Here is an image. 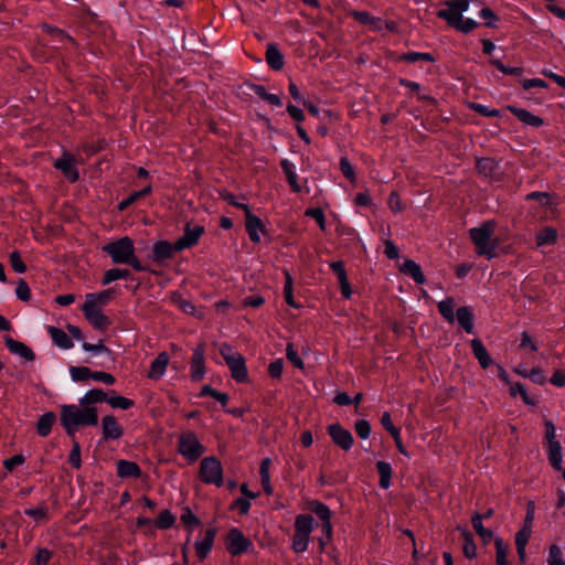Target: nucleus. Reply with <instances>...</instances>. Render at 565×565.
Returning <instances> with one entry per match:
<instances>
[{
	"mask_svg": "<svg viewBox=\"0 0 565 565\" xmlns=\"http://www.w3.org/2000/svg\"><path fill=\"white\" fill-rule=\"evenodd\" d=\"M117 475L120 478H138L141 475V470L136 462L119 460L117 462Z\"/></svg>",
	"mask_w": 565,
	"mask_h": 565,
	"instance_id": "b1692460",
	"label": "nucleus"
},
{
	"mask_svg": "<svg viewBox=\"0 0 565 565\" xmlns=\"http://www.w3.org/2000/svg\"><path fill=\"white\" fill-rule=\"evenodd\" d=\"M439 313L444 319H446L449 323H454L456 321L455 313V300L454 298H446L438 302Z\"/></svg>",
	"mask_w": 565,
	"mask_h": 565,
	"instance_id": "c756f323",
	"label": "nucleus"
},
{
	"mask_svg": "<svg viewBox=\"0 0 565 565\" xmlns=\"http://www.w3.org/2000/svg\"><path fill=\"white\" fill-rule=\"evenodd\" d=\"M532 530L523 526L515 535V546H526L531 537Z\"/></svg>",
	"mask_w": 565,
	"mask_h": 565,
	"instance_id": "6e6d98bb",
	"label": "nucleus"
},
{
	"mask_svg": "<svg viewBox=\"0 0 565 565\" xmlns=\"http://www.w3.org/2000/svg\"><path fill=\"white\" fill-rule=\"evenodd\" d=\"M315 520L311 515L299 514L295 520V534L292 536V550L296 553L307 551L310 542V534L313 531Z\"/></svg>",
	"mask_w": 565,
	"mask_h": 565,
	"instance_id": "39448f33",
	"label": "nucleus"
},
{
	"mask_svg": "<svg viewBox=\"0 0 565 565\" xmlns=\"http://www.w3.org/2000/svg\"><path fill=\"white\" fill-rule=\"evenodd\" d=\"M200 395L201 396H206V395L212 396L217 402H220L222 405H225L228 401L227 394L218 392V391L214 390L213 387H211L210 385L203 386Z\"/></svg>",
	"mask_w": 565,
	"mask_h": 565,
	"instance_id": "49530a36",
	"label": "nucleus"
},
{
	"mask_svg": "<svg viewBox=\"0 0 565 565\" xmlns=\"http://www.w3.org/2000/svg\"><path fill=\"white\" fill-rule=\"evenodd\" d=\"M557 239V232L553 227H544L536 234V245H552Z\"/></svg>",
	"mask_w": 565,
	"mask_h": 565,
	"instance_id": "c9c22d12",
	"label": "nucleus"
},
{
	"mask_svg": "<svg viewBox=\"0 0 565 565\" xmlns=\"http://www.w3.org/2000/svg\"><path fill=\"white\" fill-rule=\"evenodd\" d=\"M286 356L292 363V365L297 369H303V362L299 356L297 350L294 348L292 343H288L286 348Z\"/></svg>",
	"mask_w": 565,
	"mask_h": 565,
	"instance_id": "de8ad7c7",
	"label": "nucleus"
},
{
	"mask_svg": "<svg viewBox=\"0 0 565 565\" xmlns=\"http://www.w3.org/2000/svg\"><path fill=\"white\" fill-rule=\"evenodd\" d=\"M306 215L311 216L319 224L321 230L326 228V217L321 209L307 210Z\"/></svg>",
	"mask_w": 565,
	"mask_h": 565,
	"instance_id": "bf43d9fd",
	"label": "nucleus"
},
{
	"mask_svg": "<svg viewBox=\"0 0 565 565\" xmlns=\"http://www.w3.org/2000/svg\"><path fill=\"white\" fill-rule=\"evenodd\" d=\"M49 333L54 344L57 345L58 348L64 350L73 348V341L71 340L70 335L63 330L51 326L49 327Z\"/></svg>",
	"mask_w": 565,
	"mask_h": 565,
	"instance_id": "a878e982",
	"label": "nucleus"
},
{
	"mask_svg": "<svg viewBox=\"0 0 565 565\" xmlns=\"http://www.w3.org/2000/svg\"><path fill=\"white\" fill-rule=\"evenodd\" d=\"M377 472L380 476V487L388 489L391 487L392 466L387 461L380 460L376 462Z\"/></svg>",
	"mask_w": 565,
	"mask_h": 565,
	"instance_id": "c85d7f7f",
	"label": "nucleus"
},
{
	"mask_svg": "<svg viewBox=\"0 0 565 565\" xmlns=\"http://www.w3.org/2000/svg\"><path fill=\"white\" fill-rule=\"evenodd\" d=\"M6 345L11 353L19 355L26 361H33L35 358L33 351L28 345L12 338L6 339Z\"/></svg>",
	"mask_w": 565,
	"mask_h": 565,
	"instance_id": "412c9836",
	"label": "nucleus"
},
{
	"mask_svg": "<svg viewBox=\"0 0 565 565\" xmlns=\"http://www.w3.org/2000/svg\"><path fill=\"white\" fill-rule=\"evenodd\" d=\"M107 394L100 388H93L85 393L83 397L79 398V405L86 406L89 404L106 402Z\"/></svg>",
	"mask_w": 565,
	"mask_h": 565,
	"instance_id": "7c9ffc66",
	"label": "nucleus"
},
{
	"mask_svg": "<svg viewBox=\"0 0 565 565\" xmlns=\"http://www.w3.org/2000/svg\"><path fill=\"white\" fill-rule=\"evenodd\" d=\"M220 354L225 360L227 366L231 370L232 377L239 383L247 381L248 372L245 365V359L241 353L235 351L227 343H223L220 347Z\"/></svg>",
	"mask_w": 565,
	"mask_h": 565,
	"instance_id": "423d86ee",
	"label": "nucleus"
},
{
	"mask_svg": "<svg viewBox=\"0 0 565 565\" xmlns=\"http://www.w3.org/2000/svg\"><path fill=\"white\" fill-rule=\"evenodd\" d=\"M93 299L94 298L92 297L89 302L85 301L82 310L85 318L94 328L105 330L110 324L109 319L103 313L99 306L92 303Z\"/></svg>",
	"mask_w": 565,
	"mask_h": 565,
	"instance_id": "1a4fd4ad",
	"label": "nucleus"
},
{
	"mask_svg": "<svg viewBox=\"0 0 565 565\" xmlns=\"http://www.w3.org/2000/svg\"><path fill=\"white\" fill-rule=\"evenodd\" d=\"M462 535L465 536V545H463V554L468 558H475L477 555V546L473 543L472 535L466 529H460Z\"/></svg>",
	"mask_w": 565,
	"mask_h": 565,
	"instance_id": "ea45409f",
	"label": "nucleus"
},
{
	"mask_svg": "<svg viewBox=\"0 0 565 565\" xmlns=\"http://www.w3.org/2000/svg\"><path fill=\"white\" fill-rule=\"evenodd\" d=\"M83 350L86 352H90L94 354H100V353H109V349L104 345L103 341H99L96 344L90 343H83L82 345Z\"/></svg>",
	"mask_w": 565,
	"mask_h": 565,
	"instance_id": "13d9d810",
	"label": "nucleus"
},
{
	"mask_svg": "<svg viewBox=\"0 0 565 565\" xmlns=\"http://www.w3.org/2000/svg\"><path fill=\"white\" fill-rule=\"evenodd\" d=\"M352 14L356 21H359L362 24L369 25L370 29L374 31H381L383 30V28H386L388 30H393L395 28L393 22H386L380 18L372 17L366 11H354Z\"/></svg>",
	"mask_w": 565,
	"mask_h": 565,
	"instance_id": "ddd939ff",
	"label": "nucleus"
},
{
	"mask_svg": "<svg viewBox=\"0 0 565 565\" xmlns=\"http://www.w3.org/2000/svg\"><path fill=\"white\" fill-rule=\"evenodd\" d=\"M310 510L323 522L331 520L330 509L320 501H312L309 504Z\"/></svg>",
	"mask_w": 565,
	"mask_h": 565,
	"instance_id": "58836bf2",
	"label": "nucleus"
},
{
	"mask_svg": "<svg viewBox=\"0 0 565 565\" xmlns=\"http://www.w3.org/2000/svg\"><path fill=\"white\" fill-rule=\"evenodd\" d=\"M495 226L497 223L491 220L469 230L470 238L476 245L477 254L486 256L488 259H492L497 255L495 250L499 241L493 237Z\"/></svg>",
	"mask_w": 565,
	"mask_h": 565,
	"instance_id": "7ed1b4c3",
	"label": "nucleus"
},
{
	"mask_svg": "<svg viewBox=\"0 0 565 565\" xmlns=\"http://www.w3.org/2000/svg\"><path fill=\"white\" fill-rule=\"evenodd\" d=\"M174 522L175 516L169 510H163L157 518L156 525L159 529H169L174 524Z\"/></svg>",
	"mask_w": 565,
	"mask_h": 565,
	"instance_id": "a18cd8bd",
	"label": "nucleus"
},
{
	"mask_svg": "<svg viewBox=\"0 0 565 565\" xmlns=\"http://www.w3.org/2000/svg\"><path fill=\"white\" fill-rule=\"evenodd\" d=\"M70 375L74 382H85L92 380L93 371L87 366H71Z\"/></svg>",
	"mask_w": 565,
	"mask_h": 565,
	"instance_id": "e433bc0d",
	"label": "nucleus"
},
{
	"mask_svg": "<svg viewBox=\"0 0 565 565\" xmlns=\"http://www.w3.org/2000/svg\"><path fill=\"white\" fill-rule=\"evenodd\" d=\"M281 169H282L284 173L286 174L288 183L290 184L292 190L295 192H299L300 185L297 181L296 166L292 162H290L289 160L284 159L281 161Z\"/></svg>",
	"mask_w": 565,
	"mask_h": 565,
	"instance_id": "2f4dec72",
	"label": "nucleus"
},
{
	"mask_svg": "<svg viewBox=\"0 0 565 565\" xmlns=\"http://www.w3.org/2000/svg\"><path fill=\"white\" fill-rule=\"evenodd\" d=\"M548 459L551 465L557 469H562V448L558 441L550 440L548 445Z\"/></svg>",
	"mask_w": 565,
	"mask_h": 565,
	"instance_id": "f704fd0d",
	"label": "nucleus"
},
{
	"mask_svg": "<svg viewBox=\"0 0 565 565\" xmlns=\"http://www.w3.org/2000/svg\"><path fill=\"white\" fill-rule=\"evenodd\" d=\"M179 451L189 461H195L204 452V447L194 433L185 431L179 437Z\"/></svg>",
	"mask_w": 565,
	"mask_h": 565,
	"instance_id": "6e6552de",
	"label": "nucleus"
},
{
	"mask_svg": "<svg viewBox=\"0 0 565 565\" xmlns=\"http://www.w3.org/2000/svg\"><path fill=\"white\" fill-rule=\"evenodd\" d=\"M468 9V0H447L444 3V8L437 12V17L445 20L449 26L457 31L469 33L478 25V23L471 18L462 17Z\"/></svg>",
	"mask_w": 565,
	"mask_h": 565,
	"instance_id": "f257e3e1",
	"label": "nucleus"
},
{
	"mask_svg": "<svg viewBox=\"0 0 565 565\" xmlns=\"http://www.w3.org/2000/svg\"><path fill=\"white\" fill-rule=\"evenodd\" d=\"M510 394L512 396L520 395L524 403L526 404H534V402L530 398V396L526 393V390L523 384L521 383H514L510 386Z\"/></svg>",
	"mask_w": 565,
	"mask_h": 565,
	"instance_id": "3c124183",
	"label": "nucleus"
},
{
	"mask_svg": "<svg viewBox=\"0 0 565 565\" xmlns=\"http://www.w3.org/2000/svg\"><path fill=\"white\" fill-rule=\"evenodd\" d=\"M266 61L273 70H281L284 66V55L275 44H268L266 50Z\"/></svg>",
	"mask_w": 565,
	"mask_h": 565,
	"instance_id": "bb28decb",
	"label": "nucleus"
},
{
	"mask_svg": "<svg viewBox=\"0 0 565 565\" xmlns=\"http://www.w3.org/2000/svg\"><path fill=\"white\" fill-rule=\"evenodd\" d=\"M15 295L20 300L28 301L31 297V290L28 286V284L20 279L18 281L17 288H15Z\"/></svg>",
	"mask_w": 565,
	"mask_h": 565,
	"instance_id": "864d4df0",
	"label": "nucleus"
},
{
	"mask_svg": "<svg viewBox=\"0 0 565 565\" xmlns=\"http://www.w3.org/2000/svg\"><path fill=\"white\" fill-rule=\"evenodd\" d=\"M98 422V415L95 407L79 408L76 405H64L61 411V423L66 433L72 436L77 427L94 426Z\"/></svg>",
	"mask_w": 565,
	"mask_h": 565,
	"instance_id": "f03ea898",
	"label": "nucleus"
},
{
	"mask_svg": "<svg viewBox=\"0 0 565 565\" xmlns=\"http://www.w3.org/2000/svg\"><path fill=\"white\" fill-rule=\"evenodd\" d=\"M203 232L204 227L201 225L191 226L190 224H186L184 234L174 242V249L177 252H181L185 248L192 247L199 242Z\"/></svg>",
	"mask_w": 565,
	"mask_h": 565,
	"instance_id": "9b49d317",
	"label": "nucleus"
},
{
	"mask_svg": "<svg viewBox=\"0 0 565 565\" xmlns=\"http://www.w3.org/2000/svg\"><path fill=\"white\" fill-rule=\"evenodd\" d=\"M92 297L94 298L92 303H94L96 306H100V305L107 302V300L110 297V292L108 290H105V291H102L98 294H87L85 297V301L89 302Z\"/></svg>",
	"mask_w": 565,
	"mask_h": 565,
	"instance_id": "4d7b16f0",
	"label": "nucleus"
},
{
	"mask_svg": "<svg viewBox=\"0 0 565 565\" xmlns=\"http://www.w3.org/2000/svg\"><path fill=\"white\" fill-rule=\"evenodd\" d=\"M51 552L46 548H41L38 551L35 556V564L36 565H46L49 561L51 559Z\"/></svg>",
	"mask_w": 565,
	"mask_h": 565,
	"instance_id": "774afa93",
	"label": "nucleus"
},
{
	"mask_svg": "<svg viewBox=\"0 0 565 565\" xmlns=\"http://www.w3.org/2000/svg\"><path fill=\"white\" fill-rule=\"evenodd\" d=\"M106 402L113 407V408H119V409H129L134 406V402L127 397L114 395L110 397H107Z\"/></svg>",
	"mask_w": 565,
	"mask_h": 565,
	"instance_id": "c03bdc74",
	"label": "nucleus"
},
{
	"mask_svg": "<svg viewBox=\"0 0 565 565\" xmlns=\"http://www.w3.org/2000/svg\"><path fill=\"white\" fill-rule=\"evenodd\" d=\"M252 546L253 544L249 539H247L238 529H232L228 532L226 547L232 555L235 556L247 552Z\"/></svg>",
	"mask_w": 565,
	"mask_h": 565,
	"instance_id": "9d476101",
	"label": "nucleus"
},
{
	"mask_svg": "<svg viewBox=\"0 0 565 565\" xmlns=\"http://www.w3.org/2000/svg\"><path fill=\"white\" fill-rule=\"evenodd\" d=\"M129 276V270L125 268H111L105 271L103 277V285H108L113 281L127 278Z\"/></svg>",
	"mask_w": 565,
	"mask_h": 565,
	"instance_id": "4c0bfd02",
	"label": "nucleus"
},
{
	"mask_svg": "<svg viewBox=\"0 0 565 565\" xmlns=\"http://www.w3.org/2000/svg\"><path fill=\"white\" fill-rule=\"evenodd\" d=\"M546 562L548 565H565L563 552L559 546L556 544L550 546Z\"/></svg>",
	"mask_w": 565,
	"mask_h": 565,
	"instance_id": "37998d69",
	"label": "nucleus"
},
{
	"mask_svg": "<svg viewBox=\"0 0 565 565\" xmlns=\"http://www.w3.org/2000/svg\"><path fill=\"white\" fill-rule=\"evenodd\" d=\"M153 258L156 260H164V259H168L172 256L173 252H177L174 249V244H170L169 242H166V241H160V242H157L154 245H153Z\"/></svg>",
	"mask_w": 565,
	"mask_h": 565,
	"instance_id": "cd10ccee",
	"label": "nucleus"
},
{
	"mask_svg": "<svg viewBox=\"0 0 565 565\" xmlns=\"http://www.w3.org/2000/svg\"><path fill=\"white\" fill-rule=\"evenodd\" d=\"M68 461L73 468L78 469L81 467V448L78 443H74V446L70 452Z\"/></svg>",
	"mask_w": 565,
	"mask_h": 565,
	"instance_id": "052dcab7",
	"label": "nucleus"
},
{
	"mask_svg": "<svg viewBox=\"0 0 565 565\" xmlns=\"http://www.w3.org/2000/svg\"><path fill=\"white\" fill-rule=\"evenodd\" d=\"M102 428L105 439H118L122 436V428L114 416H105L102 419Z\"/></svg>",
	"mask_w": 565,
	"mask_h": 565,
	"instance_id": "aec40b11",
	"label": "nucleus"
},
{
	"mask_svg": "<svg viewBox=\"0 0 565 565\" xmlns=\"http://www.w3.org/2000/svg\"><path fill=\"white\" fill-rule=\"evenodd\" d=\"M471 349L473 355L478 360L482 369H487L492 364V359L488 353L484 344L479 339L471 340Z\"/></svg>",
	"mask_w": 565,
	"mask_h": 565,
	"instance_id": "4be33fe9",
	"label": "nucleus"
},
{
	"mask_svg": "<svg viewBox=\"0 0 565 565\" xmlns=\"http://www.w3.org/2000/svg\"><path fill=\"white\" fill-rule=\"evenodd\" d=\"M76 163L77 161L72 154L65 153L55 161L54 167L61 170L67 180L75 182L78 179Z\"/></svg>",
	"mask_w": 565,
	"mask_h": 565,
	"instance_id": "4468645a",
	"label": "nucleus"
},
{
	"mask_svg": "<svg viewBox=\"0 0 565 565\" xmlns=\"http://www.w3.org/2000/svg\"><path fill=\"white\" fill-rule=\"evenodd\" d=\"M355 431L359 437L366 439L371 434V425L366 419H360L355 423Z\"/></svg>",
	"mask_w": 565,
	"mask_h": 565,
	"instance_id": "5fc2aeb1",
	"label": "nucleus"
},
{
	"mask_svg": "<svg viewBox=\"0 0 565 565\" xmlns=\"http://www.w3.org/2000/svg\"><path fill=\"white\" fill-rule=\"evenodd\" d=\"M169 361L170 358L167 352L159 353L157 358L151 362L148 377L154 381L160 380L166 374Z\"/></svg>",
	"mask_w": 565,
	"mask_h": 565,
	"instance_id": "a211bd4d",
	"label": "nucleus"
},
{
	"mask_svg": "<svg viewBox=\"0 0 565 565\" xmlns=\"http://www.w3.org/2000/svg\"><path fill=\"white\" fill-rule=\"evenodd\" d=\"M200 478L205 483L221 487L223 484L221 461L214 456L203 458L200 465Z\"/></svg>",
	"mask_w": 565,
	"mask_h": 565,
	"instance_id": "0eeeda50",
	"label": "nucleus"
},
{
	"mask_svg": "<svg viewBox=\"0 0 565 565\" xmlns=\"http://www.w3.org/2000/svg\"><path fill=\"white\" fill-rule=\"evenodd\" d=\"M328 433L333 443L343 450H350L353 445V436L339 424H332L328 427Z\"/></svg>",
	"mask_w": 565,
	"mask_h": 565,
	"instance_id": "f8f14e48",
	"label": "nucleus"
},
{
	"mask_svg": "<svg viewBox=\"0 0 565 565\" xmlns=\"http://www.w3.org/2000/svg\"><path fill=\"white\" fill-rule=\"evenodd\" d=\"M244 211L246 213V231L252 242L258 243L260 242V234L264 232V225L262 220L254 215L248 205H244Z\"/></svg>",
	"mask_w": 565,
	"mask_h": 565,
	"instance_id": "2eb2a0df",
	"label": "nucleus"
},
{
	"mask_svg": "<svg viewBox=\"0 0 565 565\" xmlns=\"http://www.w3.org/2000/svg\"><path fill=\"white\" fill-rule=\"evenodd\" d=\"M92 380L103 382L107 385H113L115 383V377L111 374L102 371H93Z\"/></svg>",
	"mask_w": 565,
	"mask_h": 565,
	"instance_id": "338daca9",
	"label": "nucleus"
},
{
	"mask_svg": "<svg viewBox=\"0 0 565 565\" xmlns=\"http://www.w3.org/2000/svg\"><path fill=\"white\" fill-rule=\"evenodd\" d=\"M24 513L31 518H33L35 521H42L46 518L47 510L43 507L26 509Z\"/></svg>",
	"mask_w": 565,
	"mask_h": 565,
	"instance_id": "e2e57ef3",
	"label": "nucleus"
},
{
	"mask_svg": "<svg viewBox=\"0 0 565 565\" xmlns=\"http://www.w3.org/2000/svg\"><path fill=\"white\" fill-rule=\"evenodd\" d=\"M215 537V530L209 527L205 530L203 536L198 539L194 543V547L199 557L204 558L207 553L212 550Z\"/></svg>",
	"mask_w": 565,
	"mask_h": 565,
	"instance_id": "6ab92c4d",
	"label": "nucleus"
},
{
	"mask_svg": "<svg viewBox=\"0 0 565 565\" xmlns=\"http://www.w3.org/2000/svg\"><path fill=\"white\" fill-rule=\"evenodd\" d=\"M490 62L501 73H503L505 75L521 76L523 74V68L522 67L507 66V65L502 64V62L498 57H495V56H492Z\"/></svg>",
	"mask_w": 565,
	"mask_h": 565,
	"instance_id": "79ce46f5",
	"label": "nucleus"
},
{
	"mask_svg": "<svg viewBox=\"0 0 565 565\" xmlns=\"http://www.w3.org/2000/svg\"><path fill=\"white\" fill-rule=\"evenodd\" d=\"M507 109L513 114L520 121H522L524 125L531 126V127H540L544 124L543 118L540 116L534 115L533 113L520 108L513 105H509Z\"/></svg>",
	"mask_w": 565,
	"mask_h": 565,
	"instance_id": "f3484780",
	"label": "nucleus"
},
{
	"mask_svg": "<svg viewBox=\"0 0 565 565\" xmlns=\"http://www.w3.org/2000/svg\"><path fill=\"white\" fill-rule=\"evenodd\" d=\"M205 374L204 367V348L199 345L194 349L191 359V377L193 381H200Z\"/></svg>",
	"mask_w": 565,
	"mask_h": 565,
	"instance_id": "dca6fc26",
	"label": "nucleus"
},
{
	"mask_svg": "<svg viewBox=\"0 0 565 565\" xmlns=\"http://www.w3.org/2000/svg\"><path fill=\"white\" fill-rule=\"evenodd\" d=\"M482 520L483 516L479 513H476L471 519L472 526L478 535L482 539V541L484 543H489L493 537V532L483 526Z\"/></svg>",
	"mask_w": 565,
	"mask_h": 565,
	"instance_id": "473e14b6",
	"label": "nucleus"
},
{
	"mask_svg": "<svg viewBox=\"0 0 565 565\" xmlns=\"http://www.w3.org/2000/svg\"><path fill=\"white\" fill-rule=\"evenodd\" d=\"M9 260L13 270L18 274H22L26 270V266L23 263L19 252L14 250L10 254Z\"/></svg>",
	"mask_w": 565,
	"mask_h": 565,
	"instance_id": "09e8293b",
	"label": "nucleus"
},
{
	"mask_svg": "<svg viewBox=\"0 0 565 565\" xmlns=\"http://www.w3.org/2000/svg\"><path fill=\"white\" fill-rule=\"evenodd\" d=\"M54 422H55L54 413L47 412V413L43 414L40 417L38 425H36L38 434L42 437L47 436L52 430V426H53Z\"/></svg>",
	"mask_w": 565,
	"mask_h": 565,
	"instance_id": "72a5a7b5",
	"label": "nucleus"
},
{
	"mask_svg": "<svg viewBox=\"0 0 565 565\" xmlns=\"http://www.w3.org/2000/svg\"><path fill=\"white\" fill-rule=\"evenodd\" d=\"M181 521L189 527L199 524V519L192 513L189 508H184L181 514Z\"/></svg>",
	"mask_w": 565,
	"mask_h": 565,
	"instance_id": "680f3d73",
	"label": "nucleus"
},
{
	"mask_svg": "<svg viewBox=\"0 0 565 565\" xmlns=\"http://www.w3.org/2000/svg\"><path fill=\"white\" fill-rule=\"evenodd\" d=\"M470 107L480 115L486 117H498L500 115V110L495 108H489L482 104L472 103Z\"/></svg>",
	"mask_w": 565,
	"mask_h": 565,
	"instance_id": "603ef678",
	"label": "nucleus"
},
{
	"mask_svg": "<svg viewBox=\"0 0 565 565\" xmlns=\"http://www.w3.org/2000/svg\"><path fill=\"white\" fill-rule=\"evenodd\" d=\"M480 18L484 20V24L487 26H494V23L497 21V15L494 12L489 8L481 9L479 13Z\"/></svg>",
	"mask_w": 565,
	"mask_h": 565,
	"instance_id": "69168bd1",
	"label": "nucleus"
},
{
	"mask_svg": "<svg viewBox=\"0 0 565 565\" xmlns=\"http://www.w3.org/2000/svg\"><path fill=\"white\" fill-rule=\"evenodd\" d=\"M456 320L458 324L467 332H473V313L471 308L463 306L457 309Z\"/></svg>",
	"mask_w": 565,
	"mask_h": 565,
	"instance_id": "5701e85b",
	"label": "nucleus"
},
{
	"mask_svg": "<svg viewBox=\"0 0 565 565\" xmlns=\"http://www.w3.org/2000/svg\"><path fill=\"white\" fill-rule=\"evenodd\" d=\"M284 369V362L281 359L273 361L268 366V373L271 377H280Z\"/></svg>",
	"mask_w": 565,
	"mask_h": 565,
	"instance_id": "0e129e2a",
	"label": "nucleus"
},
{
	"mask_svg": "<svg viewBox=\"0 0 565 565\" xmlns=\"http://www.w3.org/2000/svg\"><path fill=\"white\" fill-rule=\"evenodd\" d=\"M401 271L411 276L415 280V282L419 285H423L426 281V278L423 274L420 266L412 259L404 262V264L401 267Z\"/></svg>",
	"mask_w": 565,
	"mask_h": 565,
	"instance_id": "393cba45",
	"label": "nucleus"
},
{
	"mask_svg": "<svg viewBox=\"0 0 565 565\" xmlns=\"http://www.w3.org/2000/svg\"><path fill=\"white\" fill-rule=\"evenodd\" d=\"M495 545V561L498 565H508V548L501 537L494 539Z\"/></svg>",
	"mask_w": 565,
	"mask_h": 565,
	"instance_id": "a19ab883",
	"label": "nucleus"
},
{
	"mask_svg": "<svg viewBox=\"0 0 565 565\" xmlns=\"http://www.w3.org/2000/svg\"><path fill=\"white\" fill-rule=\"evenodd\" d=\"M103 250L110 256L115 264L130 265L137 271L145 269L136 256L132 239L127 236L104 245Z\"/></svg>",
	"mask_w": 565,
	"mask_h": 565,
	"instance_id": "20e7f679",
	"label": "nucleus"
},
{
	"mask_svg": "<svg viewBox=\"0 0 565 565\" xmlns=\"http://www.w3.org/2000/svg\"><path fill=\"white\" fill-rule=\"evenodd\" d=\"M404 60L406 62L415 63L418 61H426L429 63L435 62L434 56L430 53H420V52H408L404 55Z\"/></svg>",
	"mask_w": 565,
	"mask_h": 565,
	"instance_id": "8fccbe9b",
	"label": "nucleus"
}]
</instances>
